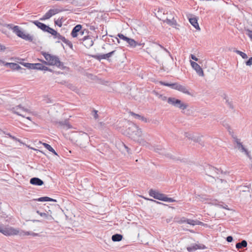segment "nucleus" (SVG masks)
Instances as JSON below:
<instances>
[{"label":"nucleus","mask_w":252,"mask_h":252,"mask_svg":"<svg viewBox=\"0 0 252 252\" xmlns=\"http://www.w3.org/2000/svg\"><path fill=\"white\" fill-rule=\"evenodd\" d=\"M30 183L33 185L40 186L44 184L43 181L37 177H33L30 179Z\"/></svg>","instance_id":"obj_18"},{"label":"nucleus","mask_w":252,"mask_h":252,"mask_svg":"<svg viewBox=\"0 0 252 252\" xmlns=\"http://www.w3.org/2000/svg\"><path fill=\"white\" fill-rule=\"evenodd\" d=\"M187 220H188V219H187L185 217H182L179 220H178L177 222L180 224L185 223V222L187 223Z\"/></svg>","instance_id":"obj_50"},{"label":"nucleus","mask_w":252,"mask_h":252,"mask_svg":"<svg viewBox=\"0 0 252 252\" xmlns=\"http://www.w3.org/2000/svg\"><path fill=\"white\" fill-rule=\"evenodd\" d=\"M129 114L131 116H132L135 119H139V120H141L142 121L147 122V119L143 116H141L139 114H136V113H135L133 112H131V111L129 112Z\"/></svg>","instance_id":"obj_21"},{"label":"nucleus","mask_w":252,"mask_h":252,"mask_svg":"<svg viewBox=\"0 0 252 252\" xmlns=\"http://www.w3.org/2000/svg\"><path fill=\"white\" fill-rule=\"evenodd\" d=\"M80 41H82L83 44L87 48H91L94 44L93 38L89 36H85L82 39H80Z\"/></svg>","instance_id":"obj_9"},{"label":"nucleus","mask_w":252,"mask_h":252,"mask_svg":"<svg viewBox=\"0 0 252 252\" xmlns=\"http://www.w3.org/2000/svg\"><path fill=\"white\" fill-rule=\"evenodd\" d=\"M190 64L192 67L196 71V73L199 76H204L203 69L197 63L194 62L190 61Z\"/></svg>","instance_id":"obj_11"},{"label":"nucleus","mask_w":252,"mask_h":252,"mask_svg":"<svg viewBox=\"0 0 252 252\" xmlns=\"http://www.w3.org/2000/svg\"><path fill=\"white\" fill-rule=\"evenodd\" d=\"M32 23L36 26L39 29H41L44 32H46L48 26H47L44 23H41L38 21H34Z\"/></svg>","instance_id":"obj_19"},{"label":"nucleus","mask_w":252,"mask_h":252,"mask_svg":"<svg viewBox=\"0 0 252 252\" xmlns=\"http://www.w3.org/2000/svg\"><path fill=\"white\" fill-rule=\"evenodd\" d=\"M160 84H161L163 86H167V87H169L171 88L172 83H165V82H160Z\"/></svg>","instance_id":"obj_57"},{"label":"nucleus","mask_w":252,"mask_h":252,"mask_svg":"<svg viewBox=\"0 0 252 252\" xmlns=\"http://www.w3.org/2000/svg\"><path fill=\"white\" fill-rule=\"evenodd\" d=\"M97 127L99 129H102L105 127V124L103 122H99L98 124Z\"/></svg>","instance_id":"obj_47"},{"label":"nucleus","mask_w":252,"mask_h":252,"mask_svg":"<svg viewBox=\"0 0 252 252\" xmlns=\"http://www.w3.org/2000/svg\"><path fill=\"white\" fill-rule=\"evenodd\" d=\"M11 110L13 113L23 117H25V116L21 113L22 111L30 113V110L27 108H25L20 104L12 108Z\"/></svg>","instance_id":"obj_8"},{"label":"nucleus","mask_w":252,"mask_h":252,"mask_svg":"<svg viewBox=\"0 0 252 252\" xmlns=\"http://www.w3.org/2000/svg\"><path fill=\"white\" fill-rule=\"evenodd\" d=\"M199 248V245L195 244L193 246L189 247L187 248V250L189 252H192Z\"/></svg>","instance_id":"obj_33"},{"label":"nucleus","mask_w":252,"mask_h":252,"mask_svg":"<svg viewBox=\"0 0 252 252\" xmlns=\"http://www.w3.org/2000/svg\"><path fill=\"white\" fill-rule=\"evenodd\" d=\"M36 213L39 214L41 217L47 220H50L52 218V216L48 213L41 212L39 210L36 211Z\"/></svg>","instance_id":"obj_27"},{"label":"nucleus","mask_w":252,"mask_h":252,"mask_svg":"<svg viewBox=\"0 0 252 252\" xmlns=\"http://www.w3.org/2000/svg\"><path fill=\"white\" fill-rule=\"evenodd\" d=\"M187 223L191 225H195L197 224H202V222L197 220H193L191 219H188L187 220Z\"/></svg>","instance_id":"obj_28"},{"label":"nucleus","mask_w":252,"mask_h":252,"mask_svg":"<svg viewBox=\"0 0 252 252\" xmlns=\"http://www.w3.org/2000/svg\"><path fill=\"white\" fill-rule=\"evenodd\" d=\"M232 137L234 139V142L236 143V145L238 144V143H240V139H238L236 136H235L234 134H232Z\"/></svg>","instance_id":"obj_51"},{"label":"nucleus","mask_w":252,"mask_h":252,"mask_svg":"<svg viewBox=\"0 0 252 252\" xmlns=\"http://www.w3.org/2000/svg\"><path fill=\"white\" fill-rule=\"evenodd\" d=\"M31 232H32L24 231H22L21 232L19 231V234L18 235H19L20 236H23V235H31Z\"/></svg>","instance_id":"obj_48"},{"label":"nucleus","mask_w":252,"mask_h":252,"mask_svg":"<svg viewBox=\"0 0 252 252\" xmlns=\"http://www.w3.org/2000/svg\"><path fill=\"white\" fill-rule=\"evenodd\" d=\"M23 65L29 69H34L35 63H24Z\"/></svg>","instance_id":"obj_38"},{"label":"nucleus","mask_w":252,"mask_h":252,"mask_svg":"<svg viewBox=\"0 0 252 252\" xmlns=\"http://www.w3.org/2000/svg\"><path fill=\"white\" fill-rule=\"evenodd\" d=\"M43 64L40 63H35L34 69L41 70Z\"/></svg>","instance_id":"obj_43"},{"label":"nucleus","mask_w":252,"mask_h":252,"mask_svg":"<svg viewBox=\"0 0 252 252\" xmlns=\"http://www.w3.org/2000/svg\"><path fill=\"white\" fill-rule=\"evenodd\" d=\"M167 102L169 104L183 110L186 109L188 107V105L187 104L182 102L181 100L175 97L168 98Z\"/></svg>","instance_id":"obj_5"},{"label":"nucleus","mask_w":252,"mask_h":252,"mask_svg":"<svg viewBox=\"0 0 252 252\" xmlns=\"http://www.w3.org/2000/svg\"><path fill=\"white\" fill-rule=\"evenodd\" d=\"M204 170L207 175L212 177L213 179H215L214 175H217L219 174V173H222V171L220 169L217 168L214 166H212L209 164L207 165L204 167Z\"/></svg>","instance_id":"obj_6"},{"label":"nucleus","mask_w":252,"mask_h":252,"mask_svg":"<svg viewBox=\"0 0 252 252\" xmlns=\"http://www.w3.org/2000/svg\"><path fill=\"white\" fill-rule=\"evenodd\" d=\"M223 125L227 129L230 128V126L228 124H223Z\"/></svg>","instance_id":"obj_64"},{"label":"nucleus","mask_w":252,"mask_h":252,"mask_svg":"<svg viewBox=\"0 0 252 252\" xmlns=\"http://www.w3.org/2000/svg\"><path fill=\"white\" fill-rule=\"evenodd\" d=\"M246 34L250 37L252 41V31L249 29H246Z\"/></svg>","instance_id":"obj_46"},{"label":"nucleus","mask_w":252,"mask_h":252,"mask_svg":"<svg viewBox=\"0 0 252 252\" xmlns=\"http://www.w3.org/2000/svg\"><path fill=\"white\" fill-rule=\"evenodd\" d=\"M63 18L62 17L61 19H58L57 20L55 21V24L59 26V27H61L63 25L62 20Z\"/></svg>","instance_id":"obj_39"},{"label":"nucleus","mask_w":252,"mask_h":252,"mask_svg":"<svg viewBox=\"0 0 252 252\" xmlns=\"http://www.w3.org/2000/svg\"><path fill=\"white\" fill-rule=\"evenodd\" d=\"M117 128L123 134L141 143L140 138L142 136L141 129L132 122L126 119L123 120L117 126Z\"/></svg>","instance_id":"obj_1"},{"label":"nucleus","mask_w":252,"mask_h":252,"mask_svg":"<svg viewBox=\"0 0 252 252\" xmlns=\"http://www.w3.org/2000/svg\"><path fill=\"white\" fill-rule=\"evenodd\" d=\"M5 49V47L3 45L0 44V51H4Z\"/></svg>","instance_id":"obj_62"},{"label":"nucleus","mask_w":252,"mask_h":252,"mask_svg":"<svg viewBox=\"0 0 252 252\" xmlns=\"http://www.w3.org/2000/svg\"><path fill=\"white\" fill-rule=\"evenodd\" d=\"M126 42L127 44V46H128L132 48H135L137 46H140L142 45L143 46L144 45V43H138L136 41H135L133 39L129 37Z\"/></svg>","instance_id":"obj_15"},{"label":"nucleus","mask_w":252,"mask_h":252,"mask_svg":"<svg viewBox=\"0 0 252 252\" xmlns=\"http://www.w3.org/2000/svg\"><path fill=\"white\" fill-rule=\"evenodd\" d=\"M226 240L228 242H232L233 239L231 236H228L226 237Z\"/></svg>","instance_id":"obj_59"},{"label":"nucleus","mask_w":252,"mask_h":252,"mask_svg":"<svg viewBox=\"0 0 252 252\" xmlns=\"http://www.w3.org/2000/svg\"><path fill=\"white\" fill-rule=\"evenodd\" d=\"M46 32H47L52 35H54V36L57 34L58 32L54 30L53 29L49 27L48 26L47 30L46 31Z\"/></svg>","instance_id":"obj_35"},{"label":"nucleus","mask_w":252,"mask_h":252,"mask_svg":"<svg viewBox=\"0 0 252 252\" xmlns=\"http://www.w3.org/2000/svg\"><path fill=\"white\" fill-rule=\"evenodd\" d=\"M116 50H113L107 54V59H108L110 57H111L112 55H114L115 53H116Z\"/></svg>","instance_id":"obj_54"},{"label":"nucleus","mask_w":252,"mask_h":252,"mask_svg":"<svg viewBox=\"0 0 252 252\" xmlns=\"http://www.w3.org/2000/svg\"><path fill=\"white\" fill-rule=\"evenodd\" d=\"M232 137L234 139V142L236 143V145L238 144V143H240V139H238L236 136H235L234 134H232Z\"/></svg>","instance_id":"obj_52"},{"label":"nucleus","mask_w":252,"mask_h":252,"mask_svg":"<svg viewBox=\"0 0 252 252\" xmlns=\"http://www.w3.org/2000/svg\"><path fill=\"white\" fill-rule=\"evenodd\" d=\"M41 70L49 71L50 72H52V70L51 69L49 68L48 67L44 66V65H42Z\"/></svg>","instance_id":"obj_55"},{"label":"nucleus","mask_w":252,"mask_h":252,"mask_svg":"<svg viewBox=\"0 0 252 252\" xmlns=\"http://www.w3.org/2000/svg\"><path fill=\"white\" fill-rule=\"evenodd\" d=\"M82 26L81 25L78 24L75 26L72 29L71 35L73 37H76L78 35V33L81 30Z\"/></svg>","instance_id":"obj_17"},{"label":"nucleus","mask_w":252,"mask_h":252,"mask_svg":"<svg viewBox=\"0 0 252 252\" xmlns=\"http://www.w3.org/2000/svg\"><path fill=\"white\" fill-rule=\"evenodd\" d=\"M8 27H9L10 28H12L13 32L19 37L21 38L29 41L30 42L32 41L33 37L32 35H31L29 34H26L23 32H22L20 29L19 26H14L12 28V25H8Z\"/></svg>","instance_id":"obj_3"},{"label":"nucleus","mask_w":252,"mask_h":252,"mask_svg":"<svg viewBox=\"0 0 252 252\" xmlns=\"http://www.w3.org/2000/svg\"><path fill=\"white\" fill-rule=\"evenodd\" d=\"M164 22L167 23L168 25L172 26H175L177 25L176 21L173 18L172 19H169L168 18H166Z\"/></svg>","instance_id":"obj_25"},{"label":"nucleus","mask_w":252,"mask_h":252,"mask_svg":"<svg viewBox=\"0 0 252 252\" xmlns=\"http://www.w3.org/2000/svg\"><path fill=\"white\" fill-rule=\"evenodd\" d=\"M159 98H160L163 101L167 100V97L161 94L159 95Z\"/></svg>","instance_id":"obj_61"},{"label":"nucleus","mask_w":252,"mask_h":252,"mask_svg":"<svg viewBox=\"0 0 252 252\" xmlns=\"http://www.w3.org/2000/svg\"><path fill=\"white\" fill-rule=\"evenodd\" d=\"M237 189L240 190V194L241 195H242L243 193H246L247 196H251L249 186H240Z\"/></svg>","instance_id":"obj_13"},{"label":"nucleus","mask_w":252,"mask_h":252,"mask_svg":"<svg viewBox=\"0 0 252 252\" xmlns=\"http://www.w3.org/2000/svg\"><path fill=\"white\" fill-rule=\"evenodd\" d=\"M247 246V242L244 240H242L241 242L237 243L236 244V248L237 249H242L243 248H245Z\"/></svg>","instance_id":"obj_24"},{"label":"nucleus","mask_w":252,"mask_h":252,"mask_svg":"<svg viewBox=\"0 0 252 252\" xmlns=\"http://www.w3.org/2000/svg\"><path fill=\"white\" fill-rule=\"evenodd\" d=\"M192 134H193V133L185 132L184 135L188 139H190V138H191V137Z\"/></svg>","instance_id":"obj_58"},{"label":"nucleus","mask_w":252,"mask_h":252,"mask_svg":"<svg viewBox=\"0 0 252 252\" xmlns=\"http://www.w3.org/2000/svg\"><path fill=\"white\" fill-rule=\"evenodd\" d=\"M123 236L121 234H115L112 236V240L114 242H119L122 240Z\"/></svg>","instance_id":"obj_26"},{"label":"nucleus","mask_w":252,"mask_h":252,"mask_svg":"<svg viewBox=\"0 0 252 252\" xmlns=\"http://www.w3.org/2000/svg\"><path fill=\"white\" fill-rule=\"evenodd\" d=\"M42 144L44 147L48 150L50 152L53 153L55 155H57V154L55 150L49 144L46 143H43Z\"/></svg>","instance_id":"obj_29"},{"label":"nucleus","mask_w":252,"mask_h":252,"mask_svg":"<svg viewBox=\"0 0 252 252\" xmlns=\"http://www.w3.org/2000/svg\"><path fill=\"white\" fill-rule=\"evenodd\" d=\"M107 56V54H102V55H94V57L96 59L100 61L101 60H102V59L108 60Z\"/></svg>","instance_id":"obj_34"},{"label":"nucleus","mask_w":252,"mask_h":252,"mask_svg":"<svg viewBox=\"0 0 252 252\" xmlns=\"http://www.w3.org/2000/svg\"><path fill=\"white\" fill-rule=\"evenodd\" d=\"M97 112L98 111L97 110L93 109L91 113L92 115L95 120L98 118V115L97 114Z\"/></svg>","instance_id":"obj_40"},{"label":"nucleus","mask_w":252,"mask_h":252,"mask_svg":"<svg viewBox=\"0 0 252 252\" xmlns=\"http://www.w3.org/2000/svg\"><path fill=\"white\" fill-rule=\"evenodd\" d=\"M149 195L150 196L153 197L156 199L162 201L164 194L159 193L153 189H151L149 191Z\"/></svg>","instance_id":"obj_10"},{"label":"nucleus","mask_w":252,"mask_h":252,"mask_svg":"<svg viewBox=\"0 0 252 252\" xmlns=\"http://www.w3.org/2000/svg\"><path fill=\"white\" fill-rule=\"evenodd\" d=\"M64 43H65L66 45H67L70 48H72L73 45L71 41L68 40V39H66L65 38V40H64L63 42Z\"/></svg>","instance_id":"obj_49"},{"label":"nucleus","mask_w":252,"mask_h":252,"mask_svg":"<svg viewBox=\"0 0 252 252\" xmlns=\"http://www.w3.org/2000/svg\"><path fill=\"white\" fill-rule=\"evenodd\" d=\"M237 148L239 150V151L241 153H244L245 155L250 159H252V157L250 155V152L246 149L244 146L243 145L241 142L238 143V144L236 145Z\"/></svg>","instance_id":"obj_14"},{"label":"nucleus","mask_w":252,"mask_h":252,"mask_svg":"<svg viewBox=\"0 0 252 252\" xmlns=\"http://www.w3.org/2000/svg\"><path fill=\"white\" fill-rule=\"evenodd\" d=\"M37 201L39 202H44V201H53V202H57L56 199L51 198L50 197L47 196L41 197L36 199Z\"/></svg>","instance_id":"obj_23"},{"label":"nucleus","mask_w":252,"mask_h":252,"mask_svg":"<svg viewBox=\"0 0 252 252\" xmlns=\"http://www.w3.org/2000/svg\"><path fill=\"white\" fill-rule=\"evenodd\" d=\"M178 91L182 92L183 93H184L185 94L190 95V93L188 91V89L185 86L179 84Z\"/></svg>","instance_id":"obj_22"},{"label":"nucleus","mask_w":252,"mask_h":252,"mask_svg":"<svg viewBox=\"0 0 252 252\" xmlns=\"http://www.w3.org/2000/svg\"><path fill=\"white\" fill-rule=\"evenodd\" d=\"M224 99H225V103L227 105V106L231 109H233V106L232 105V104L231 101H229L228 99L226 98V97H224Z\"/></svg>","instance_id":"obj_45"},{"label":"nucleus","mask_w":252,"mask_h":252,"mask_svg":"<svg viewBox=\"0 0 252 252\" xmlns=\"http://www.w3.org/2000/svg\"><path fill=\"white\" fill-rule=\"evenodd\" d=\"M240 197L242 199H246V198H247L248 196H246V193H243L242 195H241L240 194Z\"/></svg>","instance_id":"obj_63"},{"label":"nucleus","mask_w":252,"mask_h":252,"mask_svg":"<svg viewBox=\"0 0 252 252\" xmlns=\"http://www.w3.org/2000/svg\"><path fill=\"white\" fill-rule=\"evenodd\" d=\"M179 86V84H178L177 83H172L171 88H172L173 89H175V90H178Z\"/></svg>","instance_id":"obj_53"},{"label":"nucleus","mask_w":252,"mask_h":252,"mask_svg":"<svg viewBox=\"0 0 252 252\" xmlns=\"http://www.w3.org/2000/svg\"><path fill=\"white\" fill-rule=\"evenodd\" d=\"M155 151L157 153H158L160 154L164 155L170 158L178 160V159H176V158H175L171 154H166L165 153V149H162L160 147H157L156 148H155Z\"/></svg>","instance_id":"obj_16"},{"label":"nucleus","mask_w":252,"mask_h":252,"mask_svg":"<svg viewBox=\"0 0 252 252\" xmlns=\"http://www.w3.org/2000/svg\"><path fill=\"white\" fill-rule=\"evenodd\" d=\"M246 65L250 66L252 65V57H251L246 63Z\"/></svg>","instance_id":"obj_56"},{"label":"nucleus","mask_w":252,"mask_h":252,"mask_svg":"<svg viewBox=\"0 0 252 252\" xmlns=\"http://www.w3.org/2000/svg\"><path fill=\"white\" fill-rule=\"evenodd\" d=\"M162 201L168 202H173L176 201V200L172 198L167 197L165 194L164 195Z\"/></svg>","instance_id":"obj_37"},{"label":"nucleus","mask_w":252,"mask_h":252,"mask_svg":"<svg viewBox=\"0 0 252 252\" xmlns=\"http://www.w3.org/2000/svg\"><path fill=\"white\" fill-rule=\"evenodd\" d=\"M5 65H9L10 67L14 69L18 70L21 68V66L16 63H6Z\"/></svg>","instance_id":"obj_30"},{"label":"nucleus","mask_w":252,"mask_h":252,"mask_svg":"<svg viewBox=\"0 0 252 252\" xmlns=\"http://www.w3.org/2000/svg\"><path fill=\"white\" fill-rule=\"evenodd\" d=\"M89 139L90 137L88 134L83 133L79 136L76 142L78 144H79L80 146L85 147L87 144L89 143Z\"/></svg>","instance_id":"obj_7"},{"label":"nucleus","mask_w":252,"mask_h":252,"mask_svg":"<svg viewBox=\"0 0 252 252\" xmlns=\"http://www.w3.org/2000/svg\"><path fill=\"white\" fill-rule=\"evenodd\" d=\"M59 12V10L57 9H51L47 11L43 17L40 19L41 20L49 19L53 15H55Z\"/></svg>","instance_id":"obj_12"},{"label":"nucleus","mask_w":252,"mask_h":252,"mask_svg":"<svg viewBox=\"0 0 252 252\" xmlns=\"http://www.w3.org/2000/svg\"><path fill=\"white\" fill-rule=\"evenodd\" d=\"M217 180L215 179V181H217V184H218L220 183L224 184H226V180L222 179H220V177H217Z\"/></svg>","instance_id":"obj_42"},{"label":"nucleus","mask_w":252,"mask_h":252,"mask_svg":"<svg viewBox=\"0 0 252 252\" xmlns=\"http://www.w3.org/2000/svg\"><path fill=\"white\" fill-rule=\"evenodd\" d=\"M118 36L119 37V38L120 39H122L125 41H126V40H127L128 39V37L124 35L123 34H122V33H119L118 34Z\"/></svg>","instance_id":"obj_41"},{"label":"nucleus","mask_w":252,"mask_h":252,"mask_svg":"<svg viewBox=\"0 0 252 252\" xmlns=\"http://www.w3.org/2000/svg\"><path fill=\"white\" fill-rule=\"evenodd\" d=\"M189 21L192 26H193L196 30L200 29L197 22V19L196 17L189 18Z\"/></svg>","instance_id":"obj_20"},{"label":"nucleus","mask_w":252,"mask_h":252,"mask_svg":"<svg viewBox=\"0 0 252 252\" xmlns=\"http://www.w3.org/2000/svg\"><path fill=\"white\" fill-rule=\"evenodd\" d=\"M59 124L60 126H65L68 128H70L71 127L69 124L68 120H65L63 121H60L59 122Z\"/></svg>","instance_id":"obj_31"},{"label":"nucleus","mask_w":252,"mask_h":252,"mask_svg":"<svg viewBox=\"0 0 252 252\" xmlns=\"http://www.w3.org/2000/svg\"><path fill=\"white\" fill-rule=\"evenodd\" d=\"M0 232L5 236H13L18 235L19 230L11 226L4 227L0 225Z\"/></svg>","instance_id":"obj_4"},{"label":"nucleus","mask_w":252,"mask_h":252,"mask_svg":"<svg viewBox=\"0 0 252 252\" xmlns=\"http://www.w3.org/2000/svg\"><path fill=\"white\" fill-rule=\"evenodd\" d=\"M233 52L236 53L237 54L241 56L242 57V58L244 59L248 58V56L247 55V54L242 51L234 49L233 50Z\"/></svg>","instance_id":"obj_32"},{"label":"nucleus","mask_w":252,"mask_h":252,"mask_svg":"<svg viewBox=\"0 0 252 252\" xmlns=\"http://www.w3.org/2000/svg\"><path fill=\"white\" fill-rule=\"evenodd\" d=\"M54 38H57L61 40L63 42L64 40H65V37L61 35L59 33H57V34L55 36Z\"/></svg>","instance_id":"obj_44"},{"label":"nucleus","mask_w":252,"mask_h":252,"mask_svg":"<svg viewBox=\"0 0 252 252\" xmlns=\"http://www.w3.org/2000/svg\"><path fill=\"white\" fill-rule=\"evenodd\" d=\"M190 140L193 141L195 142H198L199 143L200 142V138L199 136L195 135L194 134H193L190 138Z\"/></svg>","instance_id":"obj_36"},{"label":"nucleus","mask_w":252,"mask_h":252,"mask_svg":"<svg viewBox=\"0 0 252 252\" xmlns=\"http://www.w3.org/2000/svg\"><path fill=\"white\" fill-rule=\"evenodd\" d=\"M41 54L44 56L46 61L41 60L39 61L46 65H55L58 68L64 69L66 66L64 65L63 62H61L59 57L55 55H53L45 52H41Z\"/></svg>","instance_id":"obj_2"},{"label":"nucleus","mask_w":252,"mask_h":252,"mask_svg":"<svg viewBox=\"0 0 252 252\" xmlns=\"http://www.w3.org/2000/svg\"><path fill=\"white\" fill-rule=\"evenodd\" d=\"M190 58L192 59L193 60L195 61H198V59L197 58H196L195 57V55H193V54H191L190 55Z\"/></svg>","instance_id":"obj_60"}]
</instances>
